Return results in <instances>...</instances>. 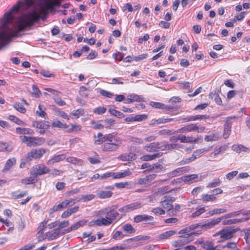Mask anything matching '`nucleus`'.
I'll return each instance as SVG.
<instances>
[{
    "mask_svg": "<svg viewBox=\"0 0 250 250\" xmlns=\"http://www.w3.org/2000/svg\"><path fill=\"white\" fill-rule=\"evenodd\" d=\"M235 118V117L234 116L228 117L227 118L224 125L223 136L225 138H227L230 135L232 124L231 120Z\"/></svg>",
    "mask_w": 250,
    "mask_h": 250,
    "instance_id": "obj_11",
    "label": "nucleus"
},
{
    "mask_svg": "<svg viewBox=\"0 0 250 250\" xmlns=\"http://www.w3.org/2000/svg\"><path fill=\"white\" fill-rule=\"evenodd\" d=\"M46 149L43 148L32 149L27 154V158L29 160L41 158L46 152Z\"/></svg>",
    "mask_w": 250,
    "mask_h": 250,
    "instance_id": "obj_6",
    "label": "nucleus"
},
{
    "mask_svg": "<svg viewBox=\"0 0 250 250\" xmlns=\"http://www.w3.org/2000/svg\"><path fill=\"white\" fill-rule=\"evenodd\" d=\"M112 192L109 190H101L98 192L97 195L100 199H105L110 197Z\"/></svg>",
    "mask_w": 250,
    "mask_h": 250,
    "instance_id": "obj_36",
    "label": "nucleus"
},
{
    "mask_svg": "<svg viewBox=\"0 0 250 250\" xmlns=\"http://www.w3.org/2000/svg\"><path fill=\"white\" fill-rule=\"evenodd\" d=\"M153 220L154 217L152 216L146 214L137 215L134 217V222L135 223L147 221H152Z\"/></svg>",
    "mask_w": 250,
    "mask_h": 250,
    "instance_id": "obj_17",
    "label": "nucleus"
},
{
    "mask_svg": "<svg viewBox=\"0 0 250 250\" xmlns=\"http://www.w3.org/2000/svg\"><path fill=\"white\" fill-rule=\"evenodd\" d=\"M174 118H159L155 120L154 122L152 123L151 125H154L155 124H166L169 122L174 121Z\"/></svg>",
    "mask_w": 250,
    "mask_h": 250,
    "instance_id": "obj_41",
    "label": "nucleus"
},
{
    "mask_svg": "<svg viewBox=\"0 0 250 250\" xmlns=\"http://www.w3.org/2000/svg\"><path fill=\"white\" fill-rule=\"evenodd\" d=\"M118 215V212L114 209L113 207L107 208V212L105 217L107 220L109 221L110 224L116 219Z\"/></svg>",
    "mask_w": 250,
    "mask_h": 250,
    "instance_id": "obj_10",
    "label": "nucleus"
},
{
    "mask_svg": "<svg viewBox=\"0 0 250 250\" xmlns=\"http://www.w3.org/2000/svg\"><path fill=\"white\" fill-rule=\"evenodd\" d=\"M201 233H202V231L201 230H198L196 231L191 232L190 230H189V229L188 227H187L184 229H181L179 232V234H180L181 235H183L187 236L188 237L190 235H192V234L198 235V234H201Z\"/></svg>",
    "mask_w": 250,
    "mask_h": 250,
    "instance_id": "obj_25",
    "label": "nucleus"
},
{
    "mask_svg": "<svg viewBox=\"0 0 250 250\" xmlns=\"http://www.w3.org/2000/svg\"><path fill=\"white\" fill-rule=\"evenodd\" d=\"M49 125V122L44 121H34L32 123V126L39 129V133L40 134L44 133Z\"/></svg>",
    "mask_w": 250,
    "mask_h": 250,
    "instance_id": "obj_8",
    "label": "nucleus"
},
{
    "mask_svg": "<svg viewBox=\"0 0 250 250\" xmlns=\"http://www.w3.org/2000/svg\"><path fill=\"white\" fill-rule=\"evenodd\" d=\"M159 145V142H154L146 145L144 148L148 152H154L158 150Z\"/></svg>",
    "mask_w": 250,
    "mask_h": 250,
    "instance_id": "obj_27",
    "label": "nucleus"
},
{
    "mask_svg": "<svg viewBox=\"0 0 250 250\" xmlns=\"http://www.w3.org/2000/svg\"><path fill=\"white\" fill-rule=\"evenodd\" d=\"M143 206L144 204L140 202H133L119 209V211L124 213L130 212L136 209L141 208Z\"/></svg>",
    "mask_w": 250,
    "mask_h": 250,
    "instance_id": "obj_5",
    "label": "nucleus"
},
{
    "mask_svg": "<svg viewBox=\"0 0 250 250\" xmlns=\"http://www.w3.org/2000/svg\"><path fill=\"white\" fill-rule=\"evenodd\" d=\"M121 229L124 231V233L126 235V236L135 233L136 231L132 225L129 223L122 226Z\"/></svg>",
    "mask_w": 250,
    "mask_h": 250,
    "instance_id": "obj_20",
    "label": "nucleus"
},
{
    "mask_svg": "<svg viewBox=\"0 0 250 250\" xmlns=\"http://www.w3.org/2000/svg\"><path fill=\"white\" fill-rule=\"evenodd\" d=\"M141 168H146V170L148 171H155V172H158L163 168V167L162 165L158 163L151 165L147 163H146L141 166Z\"/></svg>",
    "mask_w": 250,
    "mask_h": 250,
    "instance_id": "obj_9",
    "label": "nucleus"
},
{
    "mask_svg": "<svg viewBox=\"0 0 250 250\" xmlns=\"http://www.w3.org/2000/svg\"><path fill=\"white\" fill-rule=\"evenodd\" d=\"M155 177V175H150L145 178H140L138 180V184L139 185L146 184L150 180H152Z\"/></svg>",
    "mask_w": 250,
    "mask_h": 250,
    "instance_id": "obj_42",
    "label": "nucleus"
},
{
    "mask_svg": "<svg viewBox=\"0 0 250 250\" xmlns=\"http://www.w3.org/2000/svg\"><path fill=\"white\" fill-rule=\"evenodd\" d=\"M119 158L123 161H130L135 160L136 155L133 153H126L121 155Z\"/></svg>",
    "mask_w": 250,
    "mask_h": 250,
    "instance_id": "obj_22",
    "label": "nucleus"
},
{
    "mask_svg": "<svg viewBox=\"0 0 250 250\" xmlns=\"http://www.w3.org/2000/svg\"><path fill=\"white\" fill-rule=\"evenodd\" d=\"M218 135L216 133H211L208 135H207L205 137V140L207 142L215 141L217 140Z\"/></svg>",
    "mask_w": 250,
    "mask_h": 250,
    "instance_id": "obj_54",
    "label": "nucleus"
},
{
    "mask_svg": "<svg viewBox=\"0 0 250 250\" xmlns=\"http://www.w3.org/2000/svg\"><path fill=\"white\" fill-rule=\"evenodd\" d=\"M221 182V181L219 179H214L212 182L208 184V185L207 186V188H211L216 187L219 186Z\"/></svg>",
    "mask_w": 250,
    "mask_h": 250,
    "instance_id": "obj_59",
    "label": "nucleus"
},
{
    "mask_svg": "<svg viewBox=\"0 0 250 250\" xmlns=\"http://www.w3.org/2000/svg\"><path fill=\"white\" fill-rule=\"evenodd\" d=\"M80 199L79 198H76V199H72V198H69L67 199L64 200L65 202L66 203V206H72L75 203L79 202Z\"/></svg>",
    "mask_w": 250,
    "mask_h": 250,
    "instance_id": "obj_61",
    "label": "nucleus"
},
{
    "mask_svg": "<svg viewBox=\"0 0 250 250\" xmlns=\"http://www.w3.org/2000/svg\"><path fill=\"white\" fill-rule=\"evenodd\" d=\"M130 186V184L128 182H121L115 184V186L118 188H128Z\"/></svg>",
    "mask_w": 250,
    "mask_h": 250,
    "instance_id": "obj_62",
    "label": "nucleus"
},
{
    "mask_svg": "<svg viewBox=\"0 0 250 250\" xmlns=\"http://www.w3.org/2000/svg\"><path fill=\"white\" fill-rule=\"evenodd\" d=\"M45 107L41 104H39L38 110L36 111V114L40 117L46 119V113L45 112Z\"/></svg>",
    "mask_w": 250,
    "mask_h": 250,
    "instance_id": "obj_33",
    "label": "nucleus"
},
{
    "mask_svg": "<svg viewBox=\"0 0 250 250\" xmlns=\"http://www.w3.org/2000/svg\"><path fill=\"white\" fill-rule=\"evenodd\" d=\"M232 149L237 152L241 151H247L248 148L242 145H233Z\"/></svg>",
    "mask_w": 250,
    "mask_h": 250,
    "instance_id": "obj_47",
    "label": "nucleus"
},
{
    "mask_svg": "<svg viewBox=\"0 0 250 250\" xmlns=\"http://www.w3.org/2000/svg\"><path fill=\"white\" fill-rule=\"evenodd\" d=\"M158 133L159 135H162L165 137L173 134L175 132L172 130L164 129L159 131Z\"/></svg>",
    "mask_w": 250,
    "mask_h": 250,
    "instance_id": "obj_48",
    "label": "nucleus"
},
{
    "mask_svg": "<svg viewBox=\"0 0 250 250\" xmlns=\"http://www.w3.org/2000/svg\"><path fill=\"white\" fill-rule=\"evenodd\" d=\"M149 104L153 107L159 109H164L165 107V104L157 102H150Z\"/></svg>",
    "mask_w": 250,
    "mask_h": 250,
    "instance_id": "obj_56",
    "label": "nucleus"
},
{
    "mask_svg": "<svg viewBox=\"0 0 250 250\" xmlns=\"http://www.w3.org/2000/svg\"><path fill=\"white\" fill-rule=\"evenodd\" d=\"M79 207L78 206H75L73 208L67 209L66 210L64 211L62 214V218H65L70 216L72 213L76 212Z\"/></svg>",
    "mask_w": 250,
    "mask_h": 250,
    "instance_id": "obj_34",
    "label": "nucleus"
},
{
    "mask_svg": "<svg viewBox=\"0 0 250 250\" xmlns=\"http://www.w3.org/2000/svg\"><path fill=\"white\" fill-rule=\"evenodd\" d=\"M249 220V218H243L241 219H232L228 220H224L222 222L223 225H231L237 224L240 222L247 221Z\"/></svg>",
    "mask_w": 250,
    "mask_h": 250,
    "instance_id": "obj_31",
    "label": "nucleus"
},
{
    "mask_svg": "<svg viewBox=\"0 0 250 250\" xmlns=\"http://www.w3.org/2000/svg\"><path fill=\"white\" fill-rule=\"evenodd\" d=\"M84 110L83 108H80L77 110H74L71 112L70 115L74 117L75 119H78L80 116L83 115Z\"/></svg>",
    "mask_w": 250,
    "mask_h": 250,
    "instance_id": "obj_40",
    "label": "nucleus"
},
{
    "mask_svg": "<svg viewBox=\"0 0 250 250\" xmlns=\"http://www.w3.org/2000/svg\"><path fill=\"white\" fill-rule=\"evenodd\" d=\"M175 200V198L171 196H166L165 199L160 202L161 206L165 209H167L170 207H173L171 204Z\"/></svg>",
    "mask_w": 250,
    "mask_h": 250,
    "instance_id": "obj_13",
    "label": "nucleus"
},
{
    "mask_svg": "<svg viewBox=\"0 0 250 250\" xmlns=\"http://www.w3.org/2000/svg\"><path fill=\"white\" fill-rule=\"evenodd\" d=\"M66 161L67 162L77 165L78 166H82L83 164V161L82 160L73 157L67 158Z\"/></svg>",
    "mask_w": 250,
    "mask_h": 250,
    "instance_id": "obj_37",
    "label": "nucleus"
},
{
    "mask_svg": "<svg viewBox=\"0 0 250 250\" xmlns=\"http://www.w3.org/2000/svg\"><path fill=\"white\" fill-rule=\"evenodd\" d=\"M106 110V108L104 107H98L94 109L93 112L95 114L101 115L104 113Z\"/></svg>",
    "mask_w": 250,
    "mask_h": 250,
    "instance_id": "obj_63",
    "label": "nucleus"
},
{
    "mask_svg": "<svg viewBox=\"0 0 250 250\" xmlns=\"http://www.w3.org/2000/svg\"><path fill=\"white\" fill-rule=\"evenodd\" d=\"M192 239L189 238L188 236L185 235H180L179 239L177 241H175V246L176 247H180L183 245H185L191 242Z\"/></svg>",
    "mask_w": 250,
    "mask_h": 250,
    "instance_id": "obj_18",
    "label": "nucleus"
},
{
    "mask_svg": "<svg viewBox=\"0 0 250 250\" xmlns=\"http://www.w3.org/2000/svg\"><path fill=\"white\" fill-rule=\"evenodd\" d=\"M65 158L64 154H60L54 156L52 158L48 160L46 164L48 165H52L55 163L63 161Z\"/></svg>",
    "mask_w": 250,
    "mask_h": 250,
    "instance_id": "obj_23",
    "label": "nucleus"
},
{
    "mask_svg": "<svg viewBox=\"0 0 250 250\" xmlns=\"http://www.w3.org/2000/svg\"><path fill=\"white\" fill-rule=\"evenodd\" d=\"M51 125L53 127L60 128H67L69 127L68 125L66 124H63L58 120L53 121Z\"/></svg>",
    "mask_w": 250,
    "mask_h": 250,
    "instance_id": "obj_39",
    "label": "nucleus"
},
{
    "mask_svg": "<svg viewBox=\"0 0 250 250\" xmlns=\"http://www.w3.org/2000/svg\"><path fill=\"white\" fill-rule=\"evenodd\" d=\"M16 160L14 158L8 159L5 163L4 167L2 170V172H6L10 170L12 166L16 164Z\"/></svg>",
    "mask_w": 250,
    "mask_h": 250,
    "instance_id": "obj_26",
    "label": "nucleus"
},
{
    "mask_svg": "<svg viewBox=\"0 0 250 250\" xmlns=\"http://www.w3.org/2000/svg\"><path fill=\"white\" fill-rule=\"evenodd\" d=\"M202 154V151H201L200 149L196 150L193 153L192 156L186 159L184 161L183 164H188L190 162L194 161L195 159H197V158L200 157Z\"/></svg>",
    "mask_w": 250,
    "mask_h": 250,
    "instance_id": "obj_24",
    "label": "nucleus"
},
{
    "mask_svg": "<svg viewBox=\"0 0 250 250\" xmlns=\"http://www.w3.org/2000/svg\"><path fill=\"white\" fill-rule=\"evenodd\" d=\"M189 170L188 167H182L178 168L176 169H174V170L169 172L167 175L169 177H174L178 176L187 171H188Z\"/></svg>",
    "mask_w": 250,
    "mask_h": 250,
    "instance_id": "obj_15",
    "label": "nucleus"
},
{
    "mask_svg": "<svg viewBox=\"0 0 250 250\" xmlns=\"http://www.w3.org/2000/svg\"><path fill=\"white\" fill-rule=\"evenodd\" d=\"M206 210L203 207H199L196 208V210L191 214L192 218H195L200 216L205 212Z\"/></svg>",
    "mask_w": 250,
    "mask_h": 250,
    "instance_id": "obj_51",
    "label": "nucleus"
},
{
    "mask_svg": "<svg viewBox=\"0 0 250 250\" xmlns=\"http://www.w3.org/2000/svg\"><path fill=\"white\" fill-rule=\"evenodd\" d=\"M36 177L31 176L28 178L22 179L21 182L22 183L24 184H31L35 183L37 180L35 179Z\"/></svg>",
    "mask_w": 250,
    "mask_h": 250,
    "instance_id": "obj_52",
    "label": "nucleus"
},
{
    "mask_svg": "<svg viewBox=\"0 0 250 250\" xmlns=\"http://www.w3.org/2000/svg\"><path fill=\"white\" fill-rule=\"evenodd\" d=\"M223 219V217H219L217 218H212L210 220H208L204 224H202L201 227L206 229H211L215 226L218 225Z\"/></svg>",
    "mask_w": 250,
    "mask_h": 250,
    "instance_id": "obj_12",
    "label": "nucleus"
},
{
    "mask_svg": "<svg viewBox=\"0 0 250 250\" xmlns=\"http://www.w3.org/2000/svg\"><path fill=\"white\" fill-rule=\"evenodd\" d=\"M175 230H170L168 231H167L159 235V238L160 239H167L170 236L173 235L176 233Z\"/></svg>",
    "mask_w": 250,
    "mask_h": 250,
    "instance_id": "obj_38",
    "label": "nucleus"
},
{
    "mask_svg": "<svg viewBox=\"0 0 250 250\" xmlns=\"http://www.w3.org/2000/svg\"><path fill=\"white\" fill-rule=\"evenodd\" d=\"M227 211L226 208H215L209 211L210 215L212 216L215 214H219L226 213Z\"/></svg>",
    "mask_w": 250,
    "mask_h": 250,
    "instance_id": "obj_46",
    "label": "nucleus"
},
{
    "mask_svg": "<svg viewBox=\"0 0 250 250\" xmlns=\"http://www.w3.org/2000/svg\"><path fill=\"white\" fill-rule=\"evenodd\" d=\"M233 231L227 229L220 230L213 235V236H220L221 239L218 242H222L224 240L230 239L233 237Z\"/></svg>",
    "mask_w": 250,
    "mask_h": 250,
    "instance_id": "obj_7",
    "label": "nucleus"
},
{
    "mask_svg": "<svg viewBox=\"0 0 250 250\" xmlns=\"http://www.w3.org/2000/svg\"><path fill=\"white\" fill-rule=\"evenodd\" d=\"M60 234V230L58 229H54L51 231L46 232L42 237V239L52 240L57 238Z\"/></svg>",
    "mask_w": 250,
    "mask_h": 250,
    "instance_id": "obj_14",
    "label": "nucleus"
},
{
    "mask_svg": "<svg viewBox=\"0 0 250 250\" xmlns=\"http://www.w3.org/2000/svg\"><path fill=\"white\" fill-rule=\"evenodd\" d=\"M105 142L103 146V150L104 151H116L122 145V139L121 137L114 133H111L97 138L94 141L95 145H101Z\"/></svg>",
    "mask_w": 250,
    "mask_h": 250,
    "instance_id": "obj_2",
    "label": "nucleus"
},
{
    "mask_svg": "<svg viewBox=\"0 0 250 250\" xmlns=\"http://www.w3.org/2000/svg\"><path fill=\"white\" fill-rule=\"evenodd\" d=\"M110 225L109 221L107 220L106 217L99 218L90 222V226H109Z\"/></svg>",
    "mask_w": 250,
    "mask_h": 250,
    "instance_id": "obj_16",
    "label": "nucleus"
},
{
    "mask_svg": "<svg viewBox=\"0 0 250 250\" xmlns=\"http://www.w3.org/2000/svg\"><path fill=\"white\" fill-rule=\"evenodd\" d=\"M187 128L188 132L191 131H196L198 133L204 132L205 127L204 126H199L194 124H189L186 125Z\"/></svg>",
    "mask_w": 250,
    "mask_h": 250,
    "instance_id": "obj_19",
    "label": "nucleus"
},
{
    "mask_svg": "<svg viewBox=\"0 0 250 250\" xmlns=\"http://www.w3.org/2000/svg\"><path fill=\"white\" fill-rule=\"evenodd\" d=\"M109 112L112 115L118 118H122L124 116L123 113L117 111L114 109L110 108L108 110Z\"/></svg>",
    "mask_w": 250,
    "mask_h": 250,
    "instance_id": "obj_57",
    "label": "nucleus"
},
{
    "mask_svg": "<svg viewBox=\"0 0 250 250\" xmlns=\"http://www.w3.org/2000/svg\"><path fill=\"white\" fill-rule=\"evenodd\" d=\"M8 119L18 125H26L24 122L13 115H9Z\"/></svg>",
    "mask_w": 250,
    "mask_h": 250,
    "instance_id": "obj_43",
    "label": "nucleus"
},
{
    "mask_svg": "<svg viewBox=\"0 0 250 250\" xmlns=\"http://www.w3.org/2000/svg\"><path fill=\"white\" fill-rule=\"evenodd\" d=\"M32 95L36 98H39L40 97L41 95V92L37 87V86L35 85H32Z\"/></svg>",
    "mask_w": 250,
    "mask_h": 250,
    "instance_id": "obj_58",
    "label": "nucleus"
},
{
    "mask_svg": "<svg viewBox=\"0 0 250 250\" xmlns=\"http://www.w3.org/2000/svg\"><path fill=\"white\" fill-rule=\"evenodd\" d=\"M226 149V146H220L219 148L215 150L213 152L210 154V155L208 156V157H210L212 158H215L216 156L224 152Z\"/></svg>",
    "mask_w": 250,
    "mask_h": 250,
    "instance_id": "obj_45",
    "label": "nucleus"
},
{
    "mask_svg": "<svg viewBox=\"0 0 250 250\" xmlns=\"http://www.w3.org/2000/svg\"><path fill=\"white\" fill-rule=\"evenodd\" d=\"M198 178V174H193L190 175H186L182 177V179L185 182H192L193 181H197V180H195Z\"/></svg>",
    "mask_w": 250,
    "mask_h": 250,
    "instance_id": "obj_35",
    "label": "nucleus"
},
{
    "mask_svg": "<svg viewBox=\"0 0 250 250\" xmlns=\"http://www.w3.org/2000/svg\"><path fill=\"white\" fill-rule=\"evenodd\" d=\"M50 169L44 164H39L33 167L31 170V175L36 177L38 175H42L48 173Z\"/></svg>",
    "mask_w": 250,
    "mask_h": 250,
    "instance_id": "obj_4",
    "label": "nucleus"
},
{
    "mask_svg": "<svg viewBox=\"0 0 250 250\" xmlns=\"http://www.w3.org/2000/svg\"><path fill=\"white\" fill-rule=\"evenodd\" d=\"M20 7L19 4L15 5L4 15L0 25V48L7 44L10 42V39L18 32L27 26H31L34 21L39 20L40 14L45 11L44 8L41 6L40 13L36 10H33L21 16L13 24L14 14L19 11Z\"/></svg>",
    "mask_w": 250,
    "mask_h": 250,
    "instance_id": "obj_1",
    "label": "nucleus"
},
{
    "mask_svg": "<svg viewBox=\"0 0 250 250\" xmlns=\"http://www.w3.org/2000/svg\"><path fill=\"white\" fill-rule=\"evenodd\" d=\"M126 236V235L122 231H116L112 235V238L115 240H121L124 237Z\"/></svg>",
    "mask_w": 250,
    "mask_h": 250,
    "instance_id": "obj_44",
    "label": "nucleus"
},
{
    "mask_svg": "<svg viewBox=\"0 0 250 250\" xmlns=\"http://www.w3.org/2000/svg\"><path fill=\"white\" fill-rule=\"evenodd\" d=\"M14 107L16 110L20 111L22 113H24L26 111L25 108L23 107V106L20 103H16L14 105Z\"/></svg>",
    "mask_w": 250,
    "mask_h": 250,
    "instance_id": "obj_64",
    "label": "nucleus"
},
{
    "mask_svg": "<svg viewBox=\"0 0 250 250\" xmlns=\"http://www.w3.org/2000/svg\"><path fill=\"white\" fill-rule=\"evenodd\" d=\"M16 132L18 134H28V135H33L34 134V131L29 128H22V127H16Z\"/></svg>",
    "mask_w": 250,
    "mask_h": 250,
    "instance_id": "obj_30",
    "label": "nucleus"
},
{
    "mask_svg": "<svg viewBox=\"0 0 250 250\" xmlns=\"http://www.w3.org/2000/svg\"><path fill=\"white\" fill-rule=\"evenodd\" d=\"M151 212L154 213L155 215H161L165 214L166 211L165 210L161 208L160 207H157L153 208L151 210Z\"/></svg>",
    "mask_w": 250,
    "mask_h": 250,
    "instance_id": "obj_53",
    "label": "nucleus"
},
{
    "mask_svg": "<svg viewBox=\"0 0 250 250\" xmlns=\"http://www.w3.org/2000/svg\"><path fill=\"white\" fill-rule=\"evenodd\" d=\"M202 139V137L200 135L198 136L197 138H194L192 136L187 137V143H197L198 141Z\"/></svg>",
    "mask_w": 250,
    "mask_h": 250,
    "instance_id": "obj_55",
    "label": "nucleus"
},
{
    "mask_svg": "<svg viewBox=\"0 0 250 250\" xmlns=\"http://www.w3.org/2000/svg\"><path fill=\"white\" fill-rule=\"evenodd\" d=\"M163 153L161 152L156 153L152 155H145L141 157V159L144 161H148L154 160L157 158L160 157Z\"/></svg>",
    "mask_w": 250,
    "mask_h": 250,
    "instance_id": "obj_29",
    "label": "nucleus"
},
{
    "mask_svg": "<svg viewBox=\"0 0 250 250\" xmlns=\"http://www.w3.org/2000/svg\"><path fill=\"white\" fill-rule=\"evenodd\" d=\"M81 130V126L79 125H71V127L67 129V131L69 132L73 131H79Z\"/></svg>",
    "mask_w": 250,
    "mask_h": 250,
    "instance_id": "obj_60",
    "label": "nucleus"
},
{
    "mask_svg": "<svg viewBox=\"0 0 250 250\" xmlns=\"http://www.w3.org/2000/svg\"><path fill=\"white\" fill-rule=\"evenodd\" d=\"M20 138L22 143H25L29 147L41 146L45 142L44 139L42 137L21 136Z\"/></svg>",
    "mask_w": 250,
    "mask_h": 250,
    "instance_id": "obj_3",
    "label": "nucleus"
},
{
    "mask_svg": "<svg viewBox=\"0 0 250 250\" xmlns=\"http://www.w3.org/2000/svg\"><path fill=\"white\" fill-rule=\"evenodd\" d=\"M131 173L132 172L129 170H125L123 172H118L117 173L112 172V174H113V178L114 179L124 178L130 175Z\"/></svg>",
    "mask_w": 250,
    "mask_h": 250,
    "instance_id": "obj_32",
    "label": "nucleus"
},
{
    "mask_svg": "<svg viewBox=\"0 0 250 250\" xmlns=\"http://www.w3.org/2000/svg\"><path fill=\"white\" fill-rule=\"evenodd\" d=\"M216 197L213 195L203 194L202 199L204 202L208 201L213 202L216 200Z\"/></svg>",
    "mask_w": 250,
    "mask_h": 250,
    "instance_id": "obj_49",
    "label": "nucleus"
},
{
    "mask_svg": "<svg viewBox=\"0 0 250 250\" xmlns=\"http://www.w3.org/2000/svg\"><path fill=\"white\" fill-rule=\"evenodd\" d=\"M66 206V203L65 202V201H63L61 203L58 204V205L54 206L52 210L53 211H57L59 210H61L63 208H65L67 207Z\"/></svg>",
    "mask_w": 250,
    "mask_h": 250,
    "instance_id": "obj_50",
    "label": "nucleus"
},
{
    "mask_svg": "<svg viewBox=\"0 0 250 250\" xmlns=\"http://www.w3.org/2000/svg\"><path fill=\"white\" fill-rule=\"evenodd\" d=\"M87 222V221L85 220H80L71 226V227L67 229V232H69L71 231L77 229L80 227L85 225Z\"/></svg>",
    "mask_w": 250,
    "mask_h": 250,
    "instance_id": "obj_28",
    "label": "nucleus"
},
{
    "mask_svg": "<svg viewBox=\"0 0 250 250\" xmlns=\"http://www.w3.org/2000/svg\"><path fill=\"white\" fill-rule=\"evenodd\" d=\"M208 116L207 115H197L195 116H189L187 118H183L182 122H190L196 120H201L202 119L208 118Z\"/></svg>",
    "mask_w": 250,
    "mask_h": 250,
    "instance_id": "obj_21",
    "label": "nucleus"
}]
</instances>
